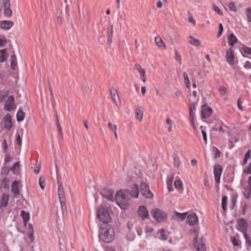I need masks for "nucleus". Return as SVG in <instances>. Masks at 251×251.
<instances>
[{
	"instance_id": "nucleus-31",
	"label": "nucleus",
	"mask_w": 251,
	"mask_h": 251,
	"mask_svg": "<svg viewBox=\"0 0 251 251\" xmlns=\"http://www.w3.org/2000/svg\"><path fill=\"white\" fill-rule=\"evenodd\" d=\"M134 69L139 72L140 76L146 74L145 70L139 64L137 63L134 65Z\"/></svg>"
},
{
	"instance_id": "nucleus-51",
	"label": "nucleus",
	"mask_w": 251,
	"mask_h": 251,
	"mask_svg": "<svg viewBox=\"0 0 251 251\" xmlns=\"http://www.w3.org/2000/svg\"><path fill=\"white\" fill-rule=\"evenodd\" d=\"M199 102V99H196V100H194V101H192L191 103L189 104V108L191 105L192 107L193 108L194 110H196V106L198 105Z\"/></svg>"
},
{
	"instance_id": "nucleus-52",
	"label": "nucleus",
	"mask_w": 251,
	"mask_h": 251,
	"mask_svg": "<svg viewBox=\"0 0 251 251\" xmlns=\"http://www.w3.org/2000/svg\"><path fill=\"white\" fill-rule=\"evenodd\" d=\"M9 172V170L7 167H3L1 171V175H4V177H5V176L8 174Z\"/></svg>"
},
{
	"instance_id": "nucleus-47",
	"label": "nucleus",
	"mask_w": 251,
	"mask_h": 251,
	"mask_svg": "<svg viewBox=\"0 0 251 251\" xmlns=\"http://www.w3.org/2000/svg\"><path fill=\"white\" fill-rule=\"evenodd\" d=\"M227 6L230 11L235 12L237 11V9H236V6L235 5V4L233 2H231L228 3Z\"/></svg>"
},
{
	"instance_id": "nucleus-44",
	"label": "nucleus",
	"mask_w": 251,
	"mask_h": 251,
	"mask_svg": "<svg viewBox=\"0 0 251 251\" xmlns=\"http://www.w3.org/2000/svg\"><path fill=\"white\" fill-rule=\"evenodd\" d=\"M219 92L222 96H225L227 93V89L224 86H221L218 89Z\"/></svg>"
},
{
	"instance_id": "nucleus-32",
	"label": "nucleus",
	"mask_w": 251,
	"mask_h": 251,
	"mask_svg": "<svg viewBox=\"0 0 251 251\" xmlns=\"http://www.w3.org/2000/svg\"><path fill=\"white\" fill-rule=\"evenodd\" d=\"M173 158L174 160L173 164L174 166L177 169H178L180 164V162L178 157L176 153H174L173 155Z\"/></svg>"
},
{
	"instance_id": "nucleus-48",
	"label": "nucleus",
	"mask_w": 251,
	"mask_h": 251,
	"mask_svg": "<svg viewBox=\"0 0 251 251\" xmlns=\"http://www.w3.org/2000/svg\"><path fill=\"white\" fill-rule=\"evenodd\" d=\"M242 50L245 53L251 55V48L243 46L242 48Z\"/></svg>"
},
{
	"instance_id": "nucleus-33",
	"label": "nucleus",
	"mask_w": 251,
	"mask_h": 251,
	"mask_svg": "<svg viewBox=\"0 0 251 251\" xmlns=\"http://www.w3.org/2000/svg\"><path fill=\"white\" fill-rule=\"evenodd\" d=\"M11 61V68L12 70H15L16 67L17 66V59L15 55H12L11 56L10 58Z\"/></svg>"
},
{
	"instance_id": "nucleus-30",
	"label": "nucleus",
	"mask_w": 251,
	"mask_h": 251,
	"mask_svg": "<svg viewBox=\"0 0 251 251\" xmlns=\"http://www.w3.org/2000/svg\"><path fill=\"white\" fill-rule=\"evenodd\" d=\"M7 54L6 53V50L5 49L0 50V62H4L7 59Z\"/></svg>"
},
{
	"instance_id": "nucleus-26",
	"label": "nucleus",
	"mask_w": 251,
	"mask_h": 251,
	"mask_svg": "<svg viewBox=\"0 0 251 251\" xmlns=\"http://www.w3.org/2000/svg\"><path fill=\"white\" fill-rule=\"evenodd\" d=\"M111 95L114 102L115 103V104L117 105L119 101V98L116 91L115 90H111Z\"/></svg>"
},
{
	"instance_id": "nucleus-62",
	"label": "nucleus",
	"mask_w": 251,
	"mask_h": 251,
	"mask_svg": "<svg viewBox=\"0 0 251 251\" xmlns=\"http://www.w3.org/2000/svg\"><path fill=\"white\" fill-rule=\"evenodd\" d=\"M16 142H17V144L19 146H21V144H22V140H21V138L20 134H17V135Z\"/></svg>"
},
{
	"instance_id": "nucleus-41",
	"label": "nucleus",
	"mask_w": 251,
	"mask_h": 251,
	"mask_svg": "<svg viewBox=\"0 0 251 251\" xmlns=\"http://www.w3.org/2000/svg\"><path fill=\"white\" fill-rule=\"evenodd\" d=\"M175 59L178 62V63L180 65L182 63L181 60V56L179 54L178 51L176 50H175Z\"/></svg>"
},
{
	"instance_id": "nucleus-58",
	"label": "nucleus",
	"mask_w": 251,
	"mask_h": 251,
	"mask_svg": "<svg viewBox=\"0 0 251 251\" xmlns=\"http://www.w3.org/2000/svg\"><path fill=\"white\" fill-rule=\"evenodd\" d=\"M213 149H214V151L215 152V158H219L221 156V152H220V151L216 147H214Z\"/></svg>"
},
{
	"instance_id": "nucleus-23",
	"label": "nucleus",
	"mask_w": 251,
	"mask_h": 251,
	"mask_svg": "<svg viewBox=\"0 0 251 251\" xmlns=\"http://www.w3.org/2000/svg\"><path fill=\"white\" fill-rule=\"evenodd\" d=\"M9 200V196L5 194H3L0 201V206L2 207H6L7 205Z\"/></svg>"
},
{
	"instance_id": "nucleus-35",
	"label": "nucleus",
	"mask_w": 251,
	"mask_h": 251,
	"mask_svg": "<svg viewBox=\"0 0 251 251\" xmlns=\"http://www.w3.org/2000/svg\"><path fill=\"white\" fill-rule=\"evenodd\" d=\"M25 114L22 110H19L17 114V119L18 121H22L25 119Z\"/></svg>"
},
{
	"instance_id": "nucleus-19",
	"label": "nucleus",
	"mask_w": 251,
	"mask_h": 251,
	"mask_svg": "<svg viewBox=\"0 0 251 251\" xmlns=\"http://www.w3.org/2000/svg\"><path fill=\"white\" fill-rule=\"evenodd\" d=\"M230 240L234 246L241 248V241L239 240V236L237 234L236 236H231Z\"/></svg>"
},
{
	"instance_id": "nucleus-61",
	"label": "nucleus",
	"mask_w": 251,
	"mask_h": 251,
	"mask_svg": "<svg viewBox=\"0 0 251 251\" xmlns=\"http://www.w3.org/2000/svg\"><path fill=\"white\" fill-rule=\"evenodd\" d=\"M6 44V40L5 38H0V47H4Z\"/></svg>"
},
{
	"instance_id": "nucleus-3",
	"label": "nucleus",
	"mask_w": 251,
	"mask_h": 251,
	"mask_svg": "<svg viewBox=\"0 0 251 251\" xmlns=\"http://www.w3.org/2000/svg\"><path fill=\"white\" fill-rule=\"evenodd\" d=\"M152 217L158 222H162L167 219V214L165 212L158 208H154L151 212Z\"/></svg>"
},
{
	"instance_id": "nucleus-10",
	"label": "nucleus",
	"mask_w": 251,
	"mask_h": 251,
	"mask_svg": "<svg viewBox=\"0 0 251 251\" xmlns=\"http://www.w3.org/2000/svg\"><path fill=\"white\" fill-rule=\"evenodd\" d=\"M186 221L190 226H193L198 222V218L194 213L191 212L189 214L188 213L186 217Z\"/></svg>"
},
{
	"instance_id": "nucleus-37",
	"label": "nucleus",
	"mask_w": 251,
	"mask_h": 251,
	"mask_svg": "<svg viewBox=\"0 0 251 251\" xmlns=\"http://www.w3.org/2000/svg\"><path fill=\"white\" fill-rule=\"evenodd\" d=\"M183 77L185 82V84L186 86L188 88L190 89V82L189 79L188 75L187 74L186 72L183 73Z\"/></svg>"
},
{
	"instance_id": "nucleus-24",
	"label": "nucleus",
	"mask_w": 251,
	"mask_h": 251,
	"mask_svg": "<svg viewBox=\"0 0 251 251\" xmlns=\"http://www.w3.org/2000/svg\"><path fill=\"white\" fill-rule=\"evenodd\" d=\"M188 42L194 46H201V42L193 36H190L188 38Z\"/></svg>"
},
{
	"instance_id": "nucleus-28",
	"label": "nucleus",
	"mask_w": 251,
	"mask_h": 251,
	"mask_svg": "<svg viewBox=\"0 0 251 251\" xmlns=\"http://www.w3.org/2000/svg\"><path fill=\"white\" fill-rule=\"evenodd\" d=\"M9 180L6 177H4L0 182V188L3 189H8Z\"/></svg>"
},
{
	"instance_id": "nucleus-34",
	"label": "nucleus",
	"mask_w": 251,
	"mask_h": 251,
	"mask_svg": "<svg viewBox=\"0 0 251 251\" xmlns=\"http://www.w3.org/2000/svg\"><path fill=\"white\" fill-rule=\"evenodd\" d=\"M173 181V177H169L167 180V188L169 191L172 192L173 191L172 187V183Z\"/></svg>"
},
{
	"instance_id": "nucleus-20",
	"label": "nucleus",
	"mask_w": 251,
	"mask_h": 251,
	"mask_svg": "<svg viewBox=\"0 0 251 251\" xmlns=\"http://www.w3.org/2000/svg\"><path fill=\"white\" fill-rule=\"evenodd\" d=\"M155 42L156 43V45L160 49H165L166 48V46L165 45V44L164 42L163 41V40L161 39L160 36H156L155 37Z\"/></svg>"
},
{
	"instance_id": "nucleus-42",
	"label": "nucleus",
	"mask_w": 251,
	"mask_h": 251,
	"mask_svg": "<svg viewBox=\"0 0 251 251\" xmlns=\"http://www.w3.org/2000/svg\"><path fill=\"white\" fill-rule=\"evenodd\" d=\"M187 214H188V212H185V213H179L177 212H176V216L177 217L179 218V219H180V220L181 221L184 220L186 218Z\"/></svg>"
},
{
	"instance_id": "nucleus-50",
	"label": "nucleus",
	"mask_w": 251,
	"mask_h": 251,
	"mask_svg": "<svg viewBox=\"0 0 251 251\" xmlns=\"http://www.w3.org/2000/svg\"><path fill=\"white\" fill-rule=\"evenodd\" d=\"M58 197L61 201L62 199L64 198L63 188L62 187H59L58 188Z\"/></svg>"
},
{
	"instance_id": "nucleus-11",
	"label": "nucleus",
	"mask_w": 251,
	"mask_h": 251,
	"mask_svg": "<svg viewBox=\"0 0 251 251\" xmlns=\"http://www.w3.org/2000/svg\"><path fill=\"white\" fill-rule=\"evenodd\" d=\"M223 169L221 165L219 164H215L214 167V174L215 179L217 183H219L220 181V177Z\"/></svg>"
},
{
	"instance_id": "nucleus-53",
	"label": "nucleus",
	"mask_w": 251,
	"mask_h": 251,
	"mask_svg": "<svg viewBox=\"0 0 251 251\" xmlns=\"http://www.w3.org/2000/svg\"><path fill=\"white\" fill-rule=\"evenodd\" d=\"M213 8L214 11L217 12V13L220 15H223V13L222 10L219 8V7L215 4H213Z\"/></svg>"
},
{
	"instance_id": "nucleus-45",
	"label": "nucleus",
	"mask_w": 251,
	"mask_h": 251,
	"mask_svg": "<svg viewBox=\"0 0 251 251\" xmlns=\"http://www.w3.org/2000/svg\"><path fill=\"white\" fill-rule=\"evenodd\" d=\"M166 123L168 125V126L167 127L168 131L169 132H171L172 131L173 122L170 118H167Z\"/></svg>"
},
{
	"instance_id": "nucleus-6",
	"label": "nucleus",
	"mask_w": 251,
	"mask_h": 251,
	"mask_svg": "<svg viewBox=\"0 0 251 251\" xmlns=\"http://www.w3.org/2000/svg\"><path fill=\"white\" fill-rule=\"evenodd\" d=\"M194 246L197 251H205L206 246L203 240L196 237L194 240Z\"/></svg>"
},
{
	"instance_id": "nucleus-13",
	"label": "nucleus",
	"mask_w": 251,
	"mask_h": 251,
	"mask_svg": "<svg viewBox=\"0 0 251 251\" xmlns=\"http://www.w3.org/2000/svg\"><path fill=\"white\" fill-rule=\"evenodd\" d=\"M10 6V0H3L4 14L6 17H10L12 14Z\"/></svg>"
},
{
	"instance_id": "nucleus-5",
	"label": "nucleus",
	"mask_w": 251,
	"mask_h": 251,
	"mask_svg": "<svg viewBox=\"0 0 251 251\" xmlns=\"http://www.w3.org/2000/svg\"><path fill=\"white\" fill-rule=\"evenodd\" d=\"M141 192L143 196L147 198L151 199L153 197V194L149 189V185L142 182L140 184Z\"/></svg>"
},
{
	"instance_id": "nucleus-14",
	"label": "nucleus",
	"mask_w": 251,
	"mask_h": 251,
	"mask_svg": "<svg viewBox=\"0 0 251 251\" xmlns=\"http://www.w3.org/2000/svg\"><path fill=\"white\" fill-rule=\"evenodd\" d=\"M15 108L14 98L13 96H10L5 104V109L10 111Z\"/></svg>"
},
{
	"instance_id": "nucleus-54",
	"label": "nucleus",
	"mask_w": 251,
	"mask_h": 251,
	"mask_svg": "<svg viewBox=\"0 0 251 251\" xmlns=\"http://www.w3.org/2000/svg\"><path fill=\"white\" fill-rule=\"evenodd\" d=\"M174 185L176 189H180L182 187V182L180 180H176L174 182Z\"/></svg>"
},
{
	"instance_id": "nucleus-59",
	"label": "nucleus",
	"mask_w": 251,
	"mask_h": 251,
	"mask_svg": "<svg viewBox=\"0 0 251 251\" xmlns=\"http://www.w3.org/2000/svg\"><path fill=\"white\" fill-rule=\"evenodd\" d=\"M223 30H224V28H223V25H222V24L220 23L219 24V31H218V33L217 34L218 37H220L222 35L223 32Z\"/></svg>"
},
{
	"instance_id": "nucleus-63",
	"label": "nucleus",
	"mask_w": 251,
	"mask_h": 251,
	"mask_svg": "<svg viewBox=\"0 0 251 251\" xmlns=\"http://www.w3.org/2000/svg\"><path fill=\"white\" fill-rule=\"evenodd\" d=\"M244 172L246 174H251V163L249 164L248 168L244 170Z\"/></svg>"
},
{
	"instance_id": "nucleus-22",
	"label": "nucleus",
	"mask_w": 251,
	"mask_h": 251,
	"mask_svg": "<svg viewBox=\"0 0 251 251\" xmlns=\"http://www.w3.org/2000/svg\"><path fill=\"white\" fill-rule=\"evenodd\" d=\"M113 35V26L112 25H110L107 27V42L110 44L112 41Z\"/></svg>"
},
{
	"instance_id": "nucleus-39",
	"label": "nucleus",
	"mask_w": 251,
	"mask_h": 251,
	"mask_svg": "<svg viewBox=\"0 0 251 251\" xmlns=\"http://www.w3.org/2000/svg\"><path fill=\"white\" fill-rule=\"evenodd\" d=\"M8 94V92L7 91H0V102H3Z\"/></svg>"
},
{
	"instance_id": "nucleus-57",
	"label": "nucleus",
	"mask_w": 251,
	"mask_h": 251,
	"mask_svg": "<svg viewBox=\"0 0 251 251\" xmlns=\"http://www.w3.org/2000/svg\"><path fill=\"white\" fill-rule=\"evenodd\" d=\"M188 21L194 25H196V21L193 19V16L191 13H189L188 14Z\"/></svg>"
},
{
	"instance_id": "nucleus-16",
	"label": "nucleus",
	"mask_w": 251,
	"mask_h": 251,
	"mask_svg": "<svg viewBox=\"0 0 251 251\" xmlns=\"http://www.w3.org/2000/svg\"><path fill=\"white\" fill-rule=\"evenodd\" d=\"M14 25L11 21H1L0 22V28L5 30H9Z\"/></svg>"
},
{
	"instance_id": "nucleus-4",
	"label": "nucleus",
	"mask_w": 251,
	"mask_h": 251,
	"mask_svg": "<svg viewBox=\"0 0 251 251\" xmlns=\"http://www.w3.org/2000/svg\"><path fill=\"white\" fill-rule=\"evenodd\" d=\"M100 221L104 223H108L111 221V218L107 210L101 207L100 208L97 214Z\"/></svg>"
},
{
	"instance_id": "nucleus-1",
	"label": "nucleus",
	"mask_w": 251,
	"mask_h": 251,
	"mask_svg": "<svg viewBox=\"0 0 251 251\" xmlns=\"http://www.w3.org/2000/svg\"><path fill=\"white\" fill-rule=\"evenodd\" d=\"M139 193L138 185L134 184L131 191L128 189L120 190L115 195L114 192L112 190H108L107 191H103L102 193V195L109 201H115L117 204L122 209L126 210L129 206L128 201L133 198H137Z\"/></svg>"
},
{
	"instance_id": "nucleus-18",
	"label": "nucleus",
	"mask_w": 251,
	"mask_h": 251,
	"mask_svg": "<svg viewBox=\"0 0 251 251\" xmlns=\"http://www.w3.org/2000/svg\"><path fill=\"white\" fill-rule=\"evenodd\" d=\"M20 184V181L17 180H15L12 182L11 185V192L15 195H18L19 194V185Z\"/></svg>"
},
{
	"instance_id": "nucleus-12",
	"label": "nucleus",
	"mask_w": 251,
	"mask_h": 251,
	"mask_svg": "<svg viewBox=\"0 0 251 251\" xmlns=\"http://www.w3.org/2000/svg\"><path fill=\"white\" fill-rule=\"evenodd\" d=\"M212 109L206 105L201 106V116L202 118H207L212 114Z\"/></svg>"
},
{
	"instance_id": "nucleus-8",
	"label": "nucleus",
	"mask_w": 251,
	"mask_h": 251,
	"mask_svg": "<svg viewBox=\"0 0 251 251\" xmlns=\"http://www.w3.org/2000/svg\"><path fill=\"white\" fill-rule=\"evenodd\" d=\"M12 118L9 114L5 115L2 119V126L6 130L9 131L12 127Z\"/></svg>"
},
{
	"instance_id": "nucleus-2",
	"label": "nucleus",
	"mask_w": 251,
	"mask_h": 251,
	"mask_svg": "<svg viewBox=\"0 0 251 251\" xmlns=\"http://www.w3.org/2000/svg\"><path fill=\"white\" fill-rule=\"evenodd\" d=\"M100 238L105 243L112 242L115 236L114 229L108 225L101 226L100 233Z\"/></svg>"
},
{
	"instance_id": "nucleus-64",
	"label": "nucleus",
	"mask_w": 251,
	"mask_h": 251,
	"mask_svg": "<svg viewBox=\"0 0 251 251\" xmlns=\"http://www.w3.org/2000/svg\"><path fill=\"white\" fill-rule=\"evenodd\" d=\"M28 236L31 241L34 240V231H30L28 233Z\"/></svg>"
},
{
	"instance_id": "nucleus-7",
	"label": "nucleus",
	"mask_w": 251,
	"mask_h": 251,
	"mask_svg": "<svg viewBox=\"0 0 251 251\" xmlns=\"http://www.w3.org/2000/svg\"><path fill=\"white\" fill-rule=\"evenodd\" d=\"M237 223L238 226V229L239 230L243 233L247 232L248 224L246 220L241 218L237 220Z\"/></svg>"
},
{
	"instance_id": "nucleus-17",
	"label": "nucleus",
	"mask_w": 251,
	"mask_h": 251,
	"mask_svg": "<svg viewBox=\"0 0 251 251\" xmlns=\"http://www.w3.org/2000/svg\"><path fill=\"white\" fill-rule=\"evenodd\" d=\"M227 42L229 46L233 47L237 43L238 39L233 33H231L227 36Z\"/></svg>"
},
{
	"instance_id": "nucleus-25",
	"label": "nucleus",
	"mask_w": 251,
	"mask_h": 251,
	"mask_svg": "<svg viewBox=\"0 0 251 251\" xmlns=\"http://www.w3.org/2000/svg\"><path fill=\"white\" fill-rule=\"evenodd\" d=\"M21 216L23 219L25 225L26 226L27 222L29 220V213L25 210H22L21 212Z\"/></svg>"
},
{
	"instance_id": "nucleus-43",
	"label": "nucleus",
	"mask_w": 251,
	"mask_h": 251,
	"mask_svg": "<svg viewBox=\"0 0 251 251\" xmlns=\"http://www.w3.org/2000/svg\"><path fill=\"white\" fill-rule=\"evenodd\" d=\"M245 14L247 17V21L251 22V7L246 9Z\"/></svg>"
},
{
	"instance_id": "nucleus-9",
	"label": "nucleus",
	"mask_w": 251,
	"mask_h": 251,
	"mask_svg": "<svg viewBox=\"0 0 251 251\" xmlns=\"http://www.w3.org/2000/svg\"><path fill=\"white\" fill-rule=\"evenodd\" d=\"M137 213L139 216L143 220L148 219L149 214L148 210L145 206H140L137 210Z\"/></svg>"
},
{
	"instance_id": "nucleus-21",
	"label": "nucleus",
	"mask_w": 251,
	"mask_h": 251,
	"mask_svg": "<svg viewBox=\"0 0 251 251\" xmlns=\"http://www.w3.org/2000/svg\"><path fill=\"white\" fill-rule=\"evenodd\" d=\"M135 113L136 119L140 122L142 121L143 117V111L142 108L141 107L136 108L135 110Z\"/></svg>"
},
{
	"instance_id": "nucleus-49",
	"label": "nucleus",
	"mask_w": 251,
	"mask_h": 251,
	"mask_svg": "<svg viewBox=\"0 0 251 251\" xmlns=\"http://www.w3.org/2000/svg\"><path fill=\"white\" fill-rule=\"evenodd\" d=\"M108 127H109V129L112 131H115V130H117V125L112 124L110 122L108 123Z\"/></svg>"
},
{
	"instance_id": "nucleus-36",
	"label": "nucleus",
	"mask_w": 251,
	"mask_h": 251,
	"mask_svg": "<svg viewBox=\"0 0 251 251\" xmlns=\"http://www.w3.org/2000/svg\"><path fill=\"white\" fill-rule=\"evenodd\" d=\"M227 203V197L226 196H224L222 198V207L224 211H226V210Z\"/></svg>"
},
{
	"instance_id": "nucleus-55",
	"label": "nucleus",
	"mask_w": 251,
	"mask_h": 251,
	"mask_svg": "<svg viewBox=\"0 0 251 251\" xmlns=\"http://www.w3.org/2000/svg\"><path fill=\"white\" fill-rule=\"evenodd\" d=\"M85 18L87 22H89L91 19V15H90V11L89 9H87L85 15Z\"/></svg>"
},
{
	"instance_id": "nucleus-15",
	"label": "nucleus",
	"mask_w": 251,
	"mask_h": 251,
	"mask_svg": "<svg viewBox=\"0 0 251 251\" xmlns=\"http://www.w3.org/2000/svg\"><path fill=\"white\" fill-rule=\"evenodd\" d=\"M226 59L227 62L231 65L234 64V54L232 49H229L226 52Z\"/></svg>"
},
{
	"instance_id": "nucleus-46",
	"label": "nucleus",
	"mask_w": 251,
	"mask_h": 251,
	"mask_svg": "<svg viewBox=\"0 0 251 251\" xmlns=\"http://www.w3.org/2000/svg\"><path fill=\"white\" fill-rule=\"evenodd\" d=\"M243 235L246 240V243L251 246V238L248 235L247 232L243 233Z\"/></svg>"
},
{
	"instance_id": "nucleus-60",
	"label": "nucleus",
	"mask_w": 251,
	"mask_h": 251,
	"mask_svg": "<svg viewBox=\"0 0 251 251\" xmlns=\"http://www.w3.org/2000/svg\"><path fill=\"white\" fill-rule=\"evenodd\" d=\"M244 67L246 69H251V63L247 61L245 62Z\"/></svg>"
},
{
	"instance_id": "nucleus-27",
	"label": "nucleus",
	"mask_w": 251,
	"mask_h": 251,
	"mask_svg": "<svg viewBox=\"0 0 251 251\" xmlns=\"http://www.w3.org/2000/svg\"><path fill=\"white\" fill-rule=\"evenodd\" d=\"M10 170L15 174H18L20 170V164L19 162H16L11 168Z\"/></svg>"
},
{
	"instance_id": "nucleus-56",
	"label": "nucleus",
	"mask_w": 251,
	"mask_h": 251,
	"mask_svg": "<svg viewBox=\"0 0 251 251\" xmlns=\"http://www.w3.org/2000/svg\"><path fill=\"white\" fill-rule=\"evenodd\" d=\"M45 178H42V177H40L39 179V183L40 185V186L41 187V189L42 190H44L45 189Z\"/></svg>"
},
{
	"instance_id": "nucleus-29",
	"label": "nucleus",
	"mask_w": 251,
	"mask_h": 251,
	"mask_svg": "<svg viewBox=\"0 0 251 251\" xmlns=\"http://www.w3.org/2000/svg\"><path fill=\"white\" fill-rule=\"evenodd\" d=\"M243 194L247 199H249L251 195V185H248L247 187L245 188Z\"/></svg>"
},
{
	"instance_id": "nucleus-38",
	"label": "nucleus",
	"mask_w": 251,
	"mask_h": 251,
	"mask_svg": "<svg viewBox=\"0 0 251 251\" xmlns=\"http://www.w3.org/2000/svg\"><path fill=\"white\" fill-rule=\"evenodd\" d=\"M158 233L160 234V239L162 240H166L168 238L167 235L165 233V231L163 229H161L158 230Z\"/></svg>"
},
{
	"instance_id": "nucleus-40",
	"label": "nucleus",
	"mask_w": 251,
	"mask_h": 251,
	"mask_svg": "<svg viewBox=\"0 0 251 251\" xmlns=\"http://www.w3.org/2000/svg\"><path fill=\"white\" fill-rule=\"evenodd\" d=\"M189 115L191 123L193 125V128H195V126L194 125V114L192 112V107L191 105L190 106L189 109Z\"/></svg>"
}]
</instances>
